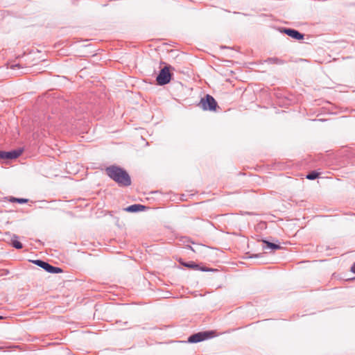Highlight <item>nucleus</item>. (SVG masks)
Masks as SVG:
<instances>
[{
    "mask_svg": "<svg viewBox=\"0 0 355 355\" xmlns=\"http://www.w3.org/2000/svg\"><path fill=\"white\" fill-rule=\"evenodd\" d=\"M146 208L147 207L145 205H140V204H134V205L127 207L125 209V210L128 212L134 213V212L144 211L146 209Z\"/></svg>",
    "mask_w": 355,
    "mask_h": 355,
    "instance_id": "8",
    "label": "nucleus"
},
{
    "mask_svg": "<svg viewBox=\"0 0 355 355\" xmlns=\"http://www.w3.org/2000/svg\"><path fill=\"white\" fill-rule=\"evenodd\" d=\"M2 318H3V317H2V316H0V319H2Z\"/></svg>",
    "mask_w": 355,
    "mask_h": 355,
    "instance_id": "20",
    "label": "nucleus"
},
{
    "mask_svg": "<svg viewBox=\"0 0 355 355\" xmlns=\"http://www.w3.org/2000/svg\"><path fill=\"white\" fill-rule=\"evenodd\" d=\"M171 68L170 65H166L160 70L156 78V81L159 85H165L171 81L172 77V74L170 72Z\"/></svg>",
    "mask_w": 355,
    "mask_h": 355,
    "instance_id": "4",
    "label": "nucleus"
},
{
    "mask_svg": "<svg viewBox=\"0 0 355 355\" xmlns=\"http://www.w3.org/2000/svg\"><path fill=\"white\" fill-rule=\"evenodd\" d=\"M351 271L355 274V262L353 263V265L351 267Z\"/></svg>",
    "mask_w": 355,
    "mask_h": 355,
    "instance_id": "16",
    "label": "nucleus"
},
{
    "mask_svg": "<svg viewBox=\"0 0 355 355\" xmlns=\"http://www.w3.org/2000/svg\"><path fill=\"white\" fill-rule=\"evenodd\" d=\"M199 105L203 110L216 111L218 103L212 96L207 94L201 98Z\"/></svg>",
    "mask_w": 355,
    "mask_h": 355,
    "instance_id": "3",
    "label": "nucleus"
},
{
    "mask_svg": "<svg viewBox=\"0 0 355 355\" xmlns=\"http://www.w3.org/2000/svg\"><path fill=\"white\" fill-rule=\"evenodd\" d=\"M11 244L12 247L18 250L21 249L23 248L22 243L18 241V236L15 234L13 235L11 239Z\"/></svg>",
    "mask_w": 355,
    "mask_h": 355,
    "instance_id": "12",
    "label": "nucleus"
},
{
    "mask_svg": "<svg viewBox=\"0 0 355 355\" xmlns=\"http://www.w3.org/2000/svg\"><path fill=\"white\" fill-rule=\"evenodd\" d=\"M32 262L49 273L57 274L62 272V269L61 268L53 266L48 262L41 259L33 260Z\"/></svg>",
    "mask_w": 355,
    "mask_h": 355,
    "instance_id": "5",
    "label": "nucleus"
},
{
    "mask_svg": "<svg viewBox=\"0 0 355 355\" xmlns=\"http://www.w3.org/2000/svg\"><path fill=\"white\" fill-rule=\"evenodd\" d=\"M261 256V254H253L252 256H250V258H257V257H259Z\"/></svg>",
    "mask_w": 355,
    "mask_h": 355,
    "instance_id": "17",
    "label": "nucleus"
},
{
    "mask_svg": "<svg viewBox=\"0 0 355 355\" xmlns=\"http://www.w3.org/2000/svg\"><path fill=\"white\" fill-rule=\"evenodd\" d=\"M124 324H128V322H123Z\"/></svg>",
    "mask_w": 355,
    "mask_h": 355,
    "instance_id": "19",
    "label": "nucleus"
},
{
    "mask_svg": "<svg viewBox=\"0 0 355 355\" xmlns=\"http://www.w3.org/2000/svg\"><path fill=\"white\" fill-rule=\"evenodd\" d=\"M262 242L265 244V245L263 246V249L264 250H266L268 249H270L271 250H276L282 248V247L279 244L271 243L266 240H262Z\"/></svg>",
    "mask_w": 355,
    "mask_h": 355,
    "instance_id": "9",
    "label": "nucleus"
},
{
    "mask_svg": "<svg viewBox=\"0 0 355 355\" xmlns=\"http://www.w3.org/2000/svg\"><path fill=\"white\" fill-rule=\"evenodd\" d=\"M181 264L185 267L189 268H192V269H195V270H198L205 271V272L211 270V269H209L207 267H200L199 265L196 264L193 261H189V262H187V263L181 262Z\"/></svg>",
    "mask_w": 355,
    "mask_h": 355,
    "instance_id": "7",
    "label": "nucleus"
},
{
    "mask_svg": "<svg viewBox=\"0 0 355 355\" xmlns=\"http://www.w3.org/2000/svg\"><path fill=\"white\" fill-rule=\"evenodd\" d=\"M21 153H22L21 149H16V150H12L10 151H6L7 159H12L17 158L18 157H19L21 155Z\"/></svg>",
    "mask_w": 355,
    "mask_h": 355,
    "instance_id": "10",
    "label": "nucleus"
},
{
    "mask_svg": "<svg viewBox=\"0 0 355 355\" xmlns=\"http://www.w3.org/2000/svg\"><path fill=\"white\" fill-rule=\"evenodd\" d=\"M0 159H7L6 151L0 150Z\"/></svg>",
    "mask_w": 355,
    "mask_h": 355,
    "instance_id": "15",
    "label": "nucleus"
},
{
    "mask_svg": "<svg viewBox=\"0 0 355 355\" xmlns=\"http://www.w3.org/2000/svg\"><path fill=\"white\" fill-rule=\"evenodd\" d=\"M279 31L296 40H301L304 38V35L300 31L290 28H280Z\"/></svg>",
    "mask_w": 355,
    "mask_h": 355,
    "instance_id": "6",
    "label": "nucleus"
},
{
    "mask_svg": "<svg viewBox=\"0 0 355 355\" xmlns=\"http://www.w3.org/2000/svg\"><path fill=\"white\" fill-rule=\"evenodd\" d=\"M319 175L320 173L315 171H313L310 173H309L306 175V178L308 179V180H314L315 179H317L318 177H319Z\"/></svg>",
    "mask_w": 355,
    "mask_h": 355,
    "instance_id": "14",
    "label": "nucleus"
},
{
    "mask_svg": "<svg viewBox=\"0 0 355 355\" xmlns=\"http://www.w3.org/2000/svg\"><path fill=\"white\" fill-rule=\"evenodd\" d=\"M215 336L216 333L214 331H200L191 335L188 338V342L190 343H197L209 338H212Z\"/></svg>",
    "mask_w": 355,
    "mask_h": 355,
    "instance_id": "2",
    "label": "nucleus"
},
{
    "mask_svg": "<svg viewBox=\"0 0 355 355\" xmlns=\"http://www.w3.org/2000/svg\"><path fill=\"white\" fill-rule=\"evenodd\" d=\"M9 201L11 202H17L19 204H24L28 202L27 198H19L15 197H10Z\"/></svg>",
    "mask_w": 355,
    "mask_h": 355,
    "instance_id": "13",
    "label": "nucleus"
},
{
    "mask_svg": "<svg viewBox=\"0 0 355 355\" xmlns=\"http://www.w3.org/2000/svg\"><path fill=\"white\" fill-rule=\"evenodd\" d=\"M266 62L268 64H283L285 63V61L277 58V57H272V58H268L267 60H265Z\"/></svg>",
    "mask_w": 355,
    "mask_h": 355,
    "instance_id": "11",
    "label": "nucleus"
},
{
    "mask_svg": "<svg viewBox=\"0 0 355 355\" xmlns=\"http://www.w3.org/2000/svg\"><path fill=\"white\" fill-rule=\"evenodd\" d=\"M20 67V64H13V65H12V67H12V69H15V67Z\"/></svg>",
    "mask_w": 355,
    "mask_h": 355,
    "instance_id": "18",
    "label": "nucleus"
},
{
    "mask_svg": "<svg viewBox=\"0 0 355 355\" xmlns=\"http://www.w3.org/2000/svg\"><path fill=\"white\" fill-rule=\"evenodd\" d=\"M107 175L114 180L119 187H126L131 185V178L123 168L112 165L105 168Z\"/></svg>",
    "mask_w": 355,
    "mask_h": 355,
    "instance_id": "1",
    "label": "nucleus"
}]
</instances>
